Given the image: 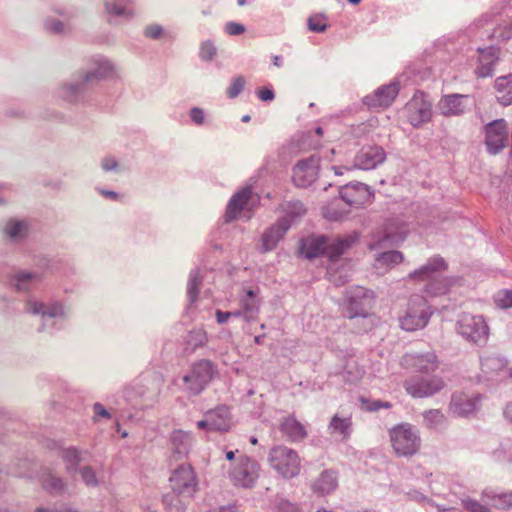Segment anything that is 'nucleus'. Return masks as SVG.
I'll list each match as a JSON object with an SVG mask.
<instances>
[{"instance_id": "35", "label": "nucleus", "mask_w": 512, "mask_h": 512, "mask_svg": "<svg viewBox=\"0 0 512 512\" xmlns=\"http://www.w3.org/2000/svg\"><path fill=\"white\" fill-rule=\"evenodd\" d=\"M192 437L190 433L176 431L173 433L172 442L178 454H187L191 446Z\"/></svg>"}, {"instance_id": "28", "label": "nucleus", "mask_w": 512, "mask_h": 512, "mask_svg": "<svg viewBox=\"0 0 512 512\" xmlns=\"http://www.w3.org/2000/svg\"><path fill=\"white\" fill-rule=\"evenodd\" d=\"M408 235V229L403 223H390L385 228V235L383 241L388 242L390 245H398L405 240Z\"/></svg>"}, {"instance_id": "46", "label": "nucleus", "mask_w": 512, "mask_h": 512, "mask_svg": "<svg viewBox=\"0 0 512 512\" xmlns=\"http://www.w3.org/2000/svg\"><path fill=\"white\" fill-rule=\"evenodd\" d=\"M144 35L147 38L156 40V39H160L161 37H163L165 35V31L161 25L151 24V25H148L144 29Z\"/></svg>"}, {"instance_id": "48", "label": "nucleus", "mask_w": 512, "mask_h": 512, "mask_svg": "<svg viewBox=\"0 0 512 512\" xmlns=\"http://www.w3.org/2000/svg\"><path fill=\"white\" fill-rule=\"evenodd\" d=\"M496 303L501 308L512 307V290L499 292L496 296Z\"/></svg>"}, {"instance_id": "41", "label": "nucleus", "mask_w": 512, "mask_h": 512, "mask_svg": "<svg viewBox=\"0 0 512 512\" xmlns=\"http://www.w3.org/2000/svg\"><path fill=\"white\" fill-rule=\"evenodd\" d=\"M62 458L66 463L67 469L75 468L81 461L80 452L75 448H67L62 452Z\"/></svg>"}, {"instance_id": "3", "label": "nucleus", "mask_w": 512, "mask_h": 512, "mask_svg": "<svg viewBox=\"0 0 512 512\" xmlns=\"http://www.w3.org/2000/svg\"><path fill=\"white\" fill-rule=\"evenodd\" d=\"M390 442L398 456H412L418 452L421 440L417 430L410 424L402 423L389 431Z\"/></svg>"}, {"instance_id": "50", "label": "nucleus", "mask_w": 512, "mask_h": 512, "mask_svg": "<svg viewBox=\"0 0 512 512\" xmlns=\"http://www.w3.org/2000/svg\"><path fill=\"white\" fill-rule=\"evenodd\" d=\"M81 477L83 481L88 486H95L97 485V478L95 475V472L90 467H84L80 470Z\"/></svg>"}, {"instance_id": "25", "label": "nucleus", "mask_w": 512, "mask_h": 512, "mask_svg": "<svg viewBox=\"0 0 512 512\" xmlns=\"http://www.w3.org/2000/svg\"><path fill=\"white\" fill-rule=\"evenodd\" d=\"M497 99L500 104L508 106L512 104V73L498 77L495 80Z\"/></svg>"}, {"instance_id": "56", "label": "nucleus", "mask_w": 512, "mask_h": 512, "mask_svg": "<svg viewBox=\"0 0 512 512\" xmlns=\"http://www.w3.org/2000/svg\"><path fill=\"white\" fill-rule=\"evenodd\" d=\"M190 116L192 120L198 125L202 124L204 121V112L199 108H193L190 112Z\"/></svg>"}, {"instance_id": "53", "label": "nucleus", "mask_w": 512, "mask_h": 512, "mask_svg": "<svg viewBox=\"0 0 512 512\" xmlns=\"http://www.w3.org/2000/svg\"><path fill=\"white\" fill-rule=\"evenodd\" d=\"M256 94L261 101L267 102L272 101L275 97L272 89L268 87H261L256 89Z\"/></svg>"}, {"instance_id": "62", "label": "nucleus", "mask_w": 512, "mask_h": 512, "mask_svg": "<svg viewBox=\"0 0 512 512\" xmlns=\"http://www.w3.org/2000/svg\"><path fill=\"white\" fill-rule=\"evenodd\" d=\"M504 416L512 423V402L506 405L504 409Z\"/></svg>"}, {"instance_id": "4", "label": "nucleus", "mask_w": 512, "mask_h": 512, "mask_svg": "<svg viewBox=\"0 0 512 512\" xmlns=\"http://www.w3.org/2000/svg\"><path fill=\"white\" fill-rule=\"evenodd\" d=\"M456 332L468 342L484 345L489 339V326L482 316L462 313L455 324Z\"/></svg>"}, {"instance_id": "55", "label": "nucleus", "mask_w": 512, "mask_h": 512, "mask_svg": "<svg viewBox=\"0 0 512 512\" xmlns=\"http://www.w3.org/2000/svg\"><path fill=\"white\" fill-rule=\"evenodd\" d=\"M240 311L238 312H222L220 310L216 311V319L219 324L225 323L231 316H240Z\"/></svg>"}, {"instance_id": "40", "label": "nucleus", "mask_w": 512, "mask_h": 512, "mask_svg": "<svg viewBox=\"0 0 512 512\" xmlns=\"http://www.w3.org/2000/svg\"><path fill=\"white\" fill-rule=\"evenodd\" d=\"M462 506L469 512H491L490 504L472 498L462 499Z\"/></svg>"}, {"instance_id": "5", "label": "nucleus", "mask_w": 512, "mask_h": 512, "mask_svg": "<svg viewBox=\"0 0 512 512\" xmlns=\"http://www.w3.org/2000/svg\"><path fill=\"white\" fill-rule=\"evenodd\" d=\"M260 464L246 455L239 456L229 470V478L234 486L252 488L260 477Z\"/></svg>"}, {"instance_id": "14", "label": "nucleus", "mask_w": 512, "mask_h": 512, "mask_svg": "<svg viewBox=\"0 0 512 512\" xmlns=\"http://www.w3.org/2000/svg\"><path fill=\"white\" fill-rule=\"evenodd\" d=\"M339 193L341 200L356 208L370 204L374 197L370 187L361 182L346 184Z\"/></svg>"}, {"instance_id": "64", "label": "nucleus", "mask_w": 512, "mask_h": 512, "mask_svg": "<svg viewBox=\"0 0 512 512\" xmlns=\"http://www.w3.org/2000/svg\"><path fill=\"white\" fill-rule=\"evenodd\" d=\"M219 512H238L235 506L222 507Z\"/></svg>"}, {"instance_id": "45", "label": "nucleus", "mask_w": 512, "mask_h": 512, "mask_svg": "<svg viewBox=\"0 0 512 512\" xmlns=\"http://www.w3.org/2000/svg\"><path fill=\"white\" fill-rule=\"evenodd\" d=\"M424 418L431 427L443 423L445 420V416L440 410H430L425 413Z\"/></svg>"}, {"instance_id": "11", "label": "nucleus", "mask_w": 512, "mask_h": 512, "mask_svg": "<svg viewBox=\"0 0 512 512\" xmlns=\"http://www.w3.org/2000/svg\"><path fill=\"white\" fill-rule=\"evenodd\" d=\"M508 128L504 119H497L485 126V144L490 154L499 153L507 144Z\"/></svg>"}, {"instance_id": "19", "label": "nucleus", "mask_w": 512, "mask_h": 512, "mask_svg": "<svg viewBox=\"0 0 512 512\" xmlns=\"http://www.w3.org/2000/svg\"><path fill=\"white\" fill-rule=\"evenodd\" d=\"M480 400L481 396L479 394H453L451 408L456 415L465 417L478 410Z\"/></svg>"}, {"instance_id": "49", "label": "nucleus", "mask_w": 512, "mask_h": 512, "mask_svg": "<svg viewBox=\"0 0 512 512\" xmlns=\"http://www.w3.org/2000/svg\"><path fill=\"white\" fill-rule=\"evenodd\" d=\"M361 401L363 404L366 405L365 408L368 411H377L381 408L390 409L392 407V404L387 401L384 402V401L376 400V401L369 402L365 399H361Z\"/></svg>"}, {"instance_id": "24", "label": "nucleus", "mask_w": 512, "mask_h": 512, "mask_svg": "<svg viewBox=\"0 0 512 512\" xmlns=\"http://www.w3.org/2000/svg\"><path fill=\"white\" fill-rule=\"evenodd\" d=\"M289 224L286 220L279 222L277 225L272 226L262 236V246L264 251H270L274 249L278 241L283 237L285 232L288 230Z\"/></svg>"}, {"instance_id": "37", "label": "nucleus", "mask_w": 512, "mask_h": 512, "mask_svg": "<svg viewBox=\"0 0 512 512\" xmlns=\"http://www.w3.org/2000/svg\"><path fill=\"white\" fill-rule=\"evenodd\" d=\"M308 29L312 32L322 33L327 27V16L323 13L312 14L307 20Z\"/></svg>"}, {"instance_id": "7", "label": "nucleus", "mask_w": 512, "mask_h": 512, "mask_svg": "<svg viewBox=\"0 0 512 512\" xmlns=\"http://www.w3.org/2000/svg\"><path fill=\"white\" fill-rule=\"evenodd\" d=\"M444 386L443 378L437 375L412 377L404 383L406 392L415 398L430 397L438 393Z\"/></svg>"}, {"instance_id": "8", "label": "nucleus", "mask_w": 512, "mask_h": 512, "mask_svg": "<svg viewBox=\"0 0 512 512\" xmlns=\"http://www.w3.org/2000/svg\"><path fill=\"white\" fill-rule=\"evenodd\" d=\"M169 482L173 493L183 498L192 497L197 488L196 476L189 464H182L175 469Z\"/></svg>"}, {"instance_id": "58", "label": "nucleus", "mask_w": 512, "mask_h": 512, "mask_svg": "<svg viewBox=\"0 0 512 512\" xmlns=\"http://www.w3.org/2000/svg\"><path fill=\"white\" fill-rule=\"evenodd\" d=\"M191 337L195 338V340L197 341L196 343L193 344V348L203 345L206 340L205 333L202 331L193 332L191 334Z\"/></svg>"}, {"instance_id": "15", "label": "nucleus", "mask_w": 512, "mask_h": 512, "mask_svg": "<svg viewBox=\"0 0 512 512\" xmlns=\"http://www.w3.org/2000/svg\"><path fill=\"white\" fill-rule=\"evenodd\" d=\"M213 374L214 370L211 362L201 360L192 367L191 372L184 376L183 380L188 384V389L197 394L211 381Z\"/></svg>"}, {"instance_id": "57", "label": "nucleus", "mask_w": 512, "mask_h": 512, "mask_svg": "<svg viewBox=\"0 0 512 512\" xmlns=\"http://www.w3.org/2000/svg\"><path fill=\"white\" fill-rule=\"evenodd\" d=\"M199 293V287L196 280H192L188 286V295L191 301H194Z\"/></svg>"}, {"instance_id": "29", "label": "nucleus", "mask_w": 512, "mask_h": 512, "mask_svg": "<svg viewBox=\"0 0 512 512\" xmlns=\"http://www.w3.org/2000/svg\"><path fill=\"white\" fill-rule=\"evenodd\" d=\"M132 2L133 0H105V10L110 16L130 19L133 13L127 5Z\"/></svg>"}, {"instance_id": "32", "label": "nucleus", "mask_w": 512, "mask_h": 512, "mask_svg": "<svg viewBox=\"0 0 512 512\" xmlns=\"http://www.w3.org/2000/svg\"><path fill=\"white\" fill-rule=\"evenodd\" d=\"M241 307L240 313L244 315L245 320L250 321L255 318L259 311V302L253 290L246 291V296L241 299Z\"/></svg>"}, {"instance_id": "63", "label": "nucleus", "mask_w": 512, "mask_h": 512, "mask_svg": "<svg viewBox=\"0 0 512 512\" xmlns=\"http://www.w3.org/2000/svg\"><path fill=\"white\" fill-rule=\"evenodd\" d=\"M197 427L198 428H207L209 430V419H208V413L206 414V419L205 420H201L197 423Z\"/></svg>"}, {"instance_id": "61", "label": "nucleus", "mask_w": 512, "mask_h": 512, "mask_svg": "<svg viewBox=\"0 0 512 512\" xmlns=\"http://www.w3.org/2000/svg\"><path fill=\"white\" fill-rule=\"evenodd\" d=\"M493 456L495 457V459L497 461H505V460H507L508 462H512V458H506L505 457L502 449L494 451Z\"/></svg>"}, {"instance_id": "27", "label": "nucleus", "mask_w": 512, "mask_h": 512, "mask_svg": "<svg viewBox=\"0 0 512 512\" xmlns=\"http://www.w3.org/2000/svg\"><path fill=\"white\" fill-rule=\"evenodd\" d=\"M26 311L32 314H39L42 317H56L62 313L60 304L46 305L38 301H28L26 303Z\"/></svg>"}, {"instance_id": "52", "label": "nucleus", "mask_w": 512, "mask_h": 512, "mask_svg": "<svg viewBox=\"0 0 512 512\" xmlns=\"http://www.w3.org/2000/svg\"><path fill=\"white\" fill-rule=\"evenodd\" d=\"M274 512H301L297 505L282 500L274 508Z\"/></svg>"}, {"instance_id": "1", "label": "nucleus", "mask_w": 512, "mask_h": 512, "mask_svg": "<svg viewBox=\"0 0 512 512\" xmlns=\"http://www.w3.org/2000/svg\"><path fill=\"white\" fill-rule=\"evenodd\" d=\"M355 241V236H347L333 241H329L324 236L308 238L302 242L300 253L308 259L317 257L320 254H325L330 259H334L343 254Z\"/></svg>"}, {"instance_id": "31", "label": "nucleus", "mask_w": 512, "mask_h": 512, "mask_svg": "<svg viewBox=\"0 0 512 512\" xmlns=\"http://www.w3.org/2000/svg\"><path fill=\"white\" fill-rule=\"evenodd\" d=\"M507 360L496 354H489L481 357V369L485 374H493L506 368Z\"/></svg>"}, {"instance_id": "26", "label": "nucleus", "mask_w": 512, "mask_h": 512, "mask_svg": "<svg viewBox=\"0 0 512 512\" xmlns=\"http://www.w3.org/2000/svg\"><path fill=\"white\" fill-rule=\"evenodd\" d=\"M280 430L292 442L300 441L306 437L305 428L293 417L286 418L281 423Z\"/></svg>"}, {"instance_id": "54", "label": "nucleus", "mask_w": 512, "mask_h": 512, "mask_svg": "<svg viewBox=\"0 0 512 512\" xmlns=\"http://www.w3.org/2000/svg\"><path fill=\"white\" fill-rule=\"evenodd\" d=\"M493 66H477L475 74L479 78H486L493 76Z\"/></svg>"}, {"instance_id": "16", "label": "nucleus", "mask_w": 512, "mask_h": 512, "mask_svg": "<svg viewBox=\"0 0 512 512\" xmlns=\"http://www.w3.org/2000/svg\"><path fill=\"white\" fill-rule=\"evenodd\" d=\"M407 117L413 126H419L431 118V103L426 95L417 92L406 104Z\"/></svg>"}, {"instance_id": "47", "label": "nucleus", "mask_w": 512, "mask_h": 512, "mask_svg": "<svg viewBox=\"0 0 512 512\" xmlns=\"http://www.w3.org/2000/svg\"><path fill=\"white\" fill-rule=\"evenodd\" d=\"M245 31V26L238 22L230 21L224 25V32L230 36H239Z\"/></svg>"}, {"instance_id": "21", "label": "nucleus", "mask_w": 512, "mask_h": 512, "mask_svg": "<svg viewBox=\"0 0 512 512\" xmlns=\"http://www.w3.org/2000/svg\"><path fill=\"white\" fill-rule=\"evenodd\" d=\"M481 500L490 504L491 510H508L512 508V492H500L494 488H485L481 493Z\"/></svg>"}, {"instance_id": "23", "label": "nucleus", "mask_w": 512, "mask_h": 512, "mask_svg": "<svg viewBox=\"0 0 512 512\" xmlns=\"http://www.w3.org/2000/svg\"><path fill=\"white\" fill-rule=\"evenodd\" d=\"M209 430L226 432L231 427V415L225 406L208 412Z\"/></svg>"}, {"instance_id": "38", "label": "nucleus", "mask_w": 512, "mask_h": 512, "mask_svg": "<svg viewBox=\"0 0 512 512\" xmlns=\"http://www.w3.org/2000/svg\"><path fill=\"white\" fill-rule=\"evenodd\" d=\"M5 231L11 239L22 238L27 232V224L24 221L10 220L6 224Z\"/></svg>"}, {"instance_id": "34", "label": "nucleus", "mask_w": 512, "mask_h": 512, "mask_svg": "<svg viewBox=\"0 0 512 512\" xmlns=\"http://www.w3.org/2000/svg\"><path fill=\"white\" fill-rule=\"evenodd\" d=\"M403 254L399 251H388L384 252L377 256L376 265L377 267H383L385 269H390L396 264H399L403 261Z\"/></svg>"}, {"instance_id": "18", "label": "nucleus", "mask_w": 512, "mask_h": 512, "mask_svg": "<svg viewBox=\"0 0 512 512\" xmlns=\"http://www.w3.org/2000/svg\"><path fill=\"white\" fill-rule=\"evenodd\" d=\"M401 365L406 369H415L424 375L434 373L438 368L436 356L433 354H406L402 358Z\"/></svg>"}, {"instance_id": "51", "label": "nucleus", "mask_w": 512, "mask_h": 512, "mask_svg": "<svg viewBox=\"0 0 512 512\" xmlns=\"http://www.w3.org/2000/svg\"><path fill=\"white\" fill-rule=\"evenodd\" d=\"M331 205L333 206L332 209H330V207H326L323 209V216L329 220L340 219L343 216V213L334 208V206L336 207L338 205V200L333 201Z\"/></svg>"}, {"instance_id": "42", "label": "nucleus", "mask_w": 512, "mask_h": 512, "mask_svg": "<svg viewBox=\"0 0 512 512\" xmlns=\"http://www.w3.org/2000/svg\"><path fill=\"white\" fill-rule=\"evenodd\" d=\"M245 84H246V82L243 77H241V76L235 77L232 80L231 84L227 87V90H226L227 96L231 99L236 98L244 89Z\"/></svg>"}, {"instance_id": "22", "label": "nucleus", "mask_w": 512, "mask_h": 512, "mask_svg": "<svg viewBox=\"0 0 512 512\" xmlns=\"http://www.w3.org/2000/svg\"><path fill=\"white\" fill-rule=\"evenodd\" d=\"M338 486V475L335 470L326 469L313 481L312 490L320 495L330 494Z\"/></svg>"}, {"instance_id": "43", "label": "nucleus", "mask_w": 512, "mask_h": 512, "mask_svg": "<svg viewBox=\"0 0 512 512\" xmlns=\"http://www.w3.org/2000/svg\"><path fill=\"white\" fill-rule=\"evenodd\" d=\"M43 487L51 492L60 491L63 488L61 479L54 477L51 474L44 475L42 478Z\"/></svg>"}, {"instance_id": "2", "label": "nucleus", "mask_w": 512, "mask_h": 512, "mask_svg": "<svg viewBox=\"0 0 512 512\" xmlns=\"http://www.w3.org/2000/svg\"><path fill=\"white\" fill-rule=\"evenodd\" d=\"M268 463L277 475L284 479L294 478L301 471V458L298 452L285 445H276L269 450Z\"/></svg>"}, {"instance_id": "13", "label": "nucleus", "mask_w": 512, "mask_h": 512, "mask_svg": "<svg viewBox=\"0 0 512 512\" xmlns=\"http://www.w3.org/2000/svg\"><path fill=\"white\" fill-rule=\"evenodd\" d=\"M400 90L398 81L382 85L373 93L363 98V104L369 109H384L389 107L396 99Z\"/></svg>"}, {"instance_id": "12", "label": "nucleus", "mask_w": 512, "mask_h": 512, "mask_svg": "<svg viewBox=\"0 0 512 512\" xmlns=\"http://www.w3.org/2000/svg\"><path fill=\"white\" fill-rule=\"evenodd\" d=\"M319 169V158L314 155L300 160L293 168L292 180L298 187H308L318 178Z\"/></svg>"}, {"instance_id": "10", "label": "nucleus", "mask_w": 512, "mask_h": 512, "mask_svg": "<svg viewBox=\"0 0 512 512\" xmlns=\"http://www.w3.org/2000/svg\"><path fill=\"white\" fill-rule=\"evenodd\" d=\"M429 315L426 302L421 297L412 299L405 314L400 317V326L406 331H415L426 326Z\"/></svg>"}, {"instance_id": "44", "label": "nucleus", "mask_w": 512, "mask_h": 512, "mask_svg": "<svg viewBox=\"0 0 512 512\" xmlns=\"http://www.w3.org/2000/svg\"><path fill=\"white\" fill-rule=\"evenodd\" d=\"M40 279L36 274L30 272H21L17 276L16 287L18 290L28 289L27 282H38Z\"/></svg>"}, {"instance_id": "36", "label": "nucleus", "mask_w": 512, "mask_h": 512, "mask_svg": "<svg viewBox=\"0 0 512 512\" xmlns=\"http://www.w3.org/2000/svg\"><path fill=\"white\" fill-rule=\"evenodd\" d=\"M44 28L48 33L56 35H64L71 31L67 23L53 17H47L45 19Z\"/></svg>"}, {"instance_id": "9", "label": "nucleus", "mask_w": 512, "mask_h": 512, "mask_svg": "<svg viewBox=\"0 0 512 512\" xmlns=\"http://www.w3.org/2000/svg\"><path fill=\"white\" fill-rule=\"evenodd\" d=\"M374 304L372 292L363 287H355L347 295V317H367Z\"/></svg>"}, {"instance_id": "33", "label": "nucleus", "mask_w": 512, "mask_h": 512, "mask_svg": "<svg viewBox=\"0 0 512 512\" xmlns=\"http://www.w3.org/2000/svg\"><path fill=\"white\" fill-rule=\"evenodd\" d=\"M351 426V416L339 417L338 415H334L330 421L329 429L331 433H337L341 435L342 438L346 439L350 436Z\"/></svg>"}, {"instance_id": "59", "label": "nucleus", "mask_w": 512, "mask_h": 512, "mask_svg": "<svg viewBox=\"0 0 512 512\" xmlns=\"http://www.w3.org/2000/svg\"><path fill=\"white\" fill-rule=\"evenodd\" d=\"M117 162L114 158H105L102 162V167L105 171L112 170L116 168Z\"/></svg>"}, {"instance_id": "60", "label": "nucleus", "mask_w": 512, "mask_h": 512, "mask_svg": "<svg viewBox=\"0 0 512 512\" xmlns=\"http://www.w3.org/2000/svg\"><path fill=\"white\" fill-rule=\"evenodd\" d=\"M94 413L96 416H100V417H108L109 416L107 410L99 403H96L94 405Z\"/></svg>"}, {"instance_id": "20", "label": "nucleus", "mask_w": 512, "mask_h": 512, "mask_svg": "<svg viewBox=\"0 0 512 512\" xmlns=\"http://www.w3.org/2000/svg\"><path fill=\"white\" fill-rule=\"evenodd\" d=\"M444 270V260L441 258H432L426 265L410 273L409 278L414 281L435 280Z\"/></svg>"}, {"instance_id": "17", "label": "nucleus", "mask_w": 512, "mask_h": 512, "mask_svg": "<svg viewBox=\"0 0 512 512\" xmlns=\"http://www.w3.org/2000/svg\"><path fill=\"white\" fill-rule=\"evenodd\" d=\"M252 189L245 187L233 195L226 208L225 217L227 221H232L241 216L242 213L250 218L253 205L251 204Z\"/></svg>"}, {"instance_id": "30", "label": "nucleus", "mask_w": 512, "mask_h": 512, "mask_svg": "<svg viewBox=\"0 0 512 512\" xmlns=\"http://www.w3.org/2000/svg\"><path fill=\"white\" fill-rule=\"evenodd\" d=\"M473 105V98L467 94H450V115H461Z\"/></svg>"}, {"instance_id": "39", "label": "nucleus", "mask_w": 512, "mask_h": 512, "mask_svg": "<svg viewBox=\"0 0 512 512\" xmlns=\"http://www.w3.org/2000/svg\"><path fill=\"white\" fill-rule=\"evenodd\" d=\"M217 54V48L212 40H205L199 46V58L203 62H212Z\"/></svg>"}, {"instance_id": "6", "label": "nucleus", "mask_w": 512, "mask_h": 512, "mask_svg": "<svg viewBox=\"0 0 512 512\" xmlns=\"http://www.w3.org/2000/svg\"><path fill=\"white\" fill-rule=\"evenodd\" d=\"M386 159V152L378 145H364L355 155L351 165L332 166L336 175H343L344 171L354 169L371 170L382 164Z\"/></svg>"}]
</instances>
